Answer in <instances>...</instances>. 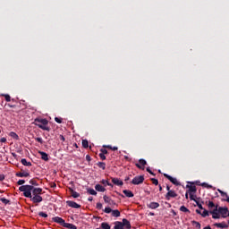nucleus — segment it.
I'll return each mask as SVG.
<instances>
[{
  "mask_svg": "<svg viewBox=\"0 0 229 229\" xmlns=\"http://www.w3.org/2000/svg\"><path fill=\"white\" fill-rule=\"evenodd\" d=\"M32 185H21L19 187V191L23 192V196L30 199L34 204L41 203L43 201V197L40 195H35L32 197Z\"/></svg>",
  "mask_w": 229,
  "mask_h": 229,
  "instance_id": "obj_1",
  "label": "nucleus"
},
{
  "mask_svg": "<svg viewBox=\"0 0 229 229\" xmlns=\"http://www.w3.org/2000/svg\"><path fill=\"white\" fill-rule=\"evenodd\" d=\"M210 215H212L213 219H220L228 217V208L227 207H218L216 206V208L213 210H210Z\"/></svg>",
  "mask_w": 229,
  "mask_h": 229,
  "instance_id": "obj_2",
  "label": "nucleus"
},
{
  "mask_svg": "<svg viewBox=\"0 0 229 229\" xmlns=\"http://www.w3.org/2000/svg\"><path fill=\"white\" fill-rule=\"evenodd\" d=\"M35 126H38V129L45 131H50V127L47 126L48 120L43 119V118H36L34 120Z\"/></svg>",
  "mask_w": 229,
  "mask_h": 229,
  "instance_id": "obj_3",
  "label": "nucleus"
},
{
  "mask_svg": "<svg viewBox=\"0 0 229 229\" xmlns=\"http://www.w3.org/2000/svg\"><path fill=\"white\" fill-rule=\"evenodd\" d=\"M144 181H145L144 175L135 176L131 180V184H133V185H140V184H142L144 182Z\"/></svg>",
  "mask_w": 229,
  "mask_h": 229,
  "instance_id": "obj_4",
  "label": "nucleus"
},
{
  "mask_svg": "<svg viewBox=\"0 0 229 229\" xmlns=\"http://www.w3.org/2000/svg\"><path fill=\"white\" fill-rule=\"evenodd\" d=\"M164 177L166 178L171 183H173L175 186L181 185V182L176 178H174L173 176L167 174H164Z\"/></svg>",
  "mask_w": 229,
  "mask_h": 229,
  "instance_id": "obj_5",
  "label": "nucleus"
},
{
  "mask_svg": "<svg viewBox=\"0 0 229 229\" xmlns=\"http://www.w3.org/2000/svg\"><path fill=\"white\" fill-rule=\"evenodd\" d=\"M148 165V162L145 159H140L139 163L135 164V166L140 169L144 171L145 170V166Z\"/></svg>",
  "mask_w": 229,
  "mask_h": 229,
  "instance_id": "obj_6",
  "label": "nucleus"
},
{
  "mask_svg": "<svg viewBox=\"0 0 229 229\" xmlns=\"http://www.w3.org/2000/svg\"><path fill=\"white\" fill-rule=\"evenodd\" d=\"M178 197V194L174 191H167V193L165 194V199L167 201H170L171 199H175Z\"/></svg>",
  "mask_w": 229,
  "mask_h": 229,
  "instance_id": "obj_7",
  "label": "nucleus"
},
{
  "mask_svg": "<svg viewBox=\"0 0 229 229\" xmlns=\"http://www.w3.org/2000/svg\"><path fill=\"white\" fill-rule=\"evenodd\" d=\"M15 176L18 178H28L30 176V174L29 171L21 170V172L15 174Z\"/></svg>",
  "mask_w": 229,
  "mask_h": 229,
  "instance_id": "obj_8",
  "label": "nucleus"
},
{
  "mask_svg": "<svg viewBox=\"0 0 229 229\" xmlns=\"http://www.w3.org/2000/svg\"><path fill=\"white\" fill-rule=\"evenodd\" d=\"M66 205L71 208L79 209L81 208V205L78 204L77 202L73 200H67Z\"/></svg>",
  "mask_w": 229,
  "mask_h": 229,
  "instance_id": "obj_9",
  "label": "nucleus"
},
{
  "mask_svg": "<svg viewBox=\"0 0 229 229\" xmlns=\"http://www.w3.org/2000/svg\"><path fill=\"white\" fill-rule=\"evenodd\" d=\"M104 202L106 204H109L110 206H116V202L113 200L110 197L107 195L103 196Z\"/></svg>",
  "mask_w": 229,
  "mask_h": 229,
  "instance_id": "obj_10",
  "label": "nucleus"
},
{
  "mask_svg": "<svg viewBox=\"0 0 229 229\" xmlns=\"http://www.w3.org/2000/svg\"><path fill=\"white\" fill-rule=\"evenodd\" d=\"M122 225H123V228L124 229H131V222L128 220V219H126V218H123V220H122Z\"/></svg>",
  "mask_w": 229,
  "mask_h": 229,
  "instance_id": "obj_11",
  "label": "nucleus"
},
{
  "mask_svg": "<svg viewBox=\"0 0 229 229\" xmlns=\"http://www.w3.org/2000/svg\"><path fill=\"white\" fill-rule=\"evenodd\" d=\"M31 192H32V196H39L42 194L43 189L42 188H35L34 186H32Z\"/></svg>",
  "mask_w": 229,
  "mask_h": 229,
  "instance_id": "obj_12",
  "label": "nucleus"
},
{
  "mask_svg": "<svg viewBox=\"0 0 229 229\" xmlns=\"http://www.w3.org/2000/svg\"><path fill=\"white\" fill-rule=\"evenodd\" d=\"M54 223H56L58 225H60L61 226H64L65 220L60 216H55L52 218Z\"/></svg>",
  "mask_w": 229,
  "mask_h": 229,
  "instance_id": "obj_13",
  "label": "nucleus"
},
{
  "mask_svg": "<svg viewBox=\"0 0 229 229\" xmlns=\"http://www.w3.org/2000/svg\"><path fill=\"white\" fill-rule=\"evenodd\" d=\"M214 225H215L216 228H220V229H228V225L226 224V222L215 223Z\"/></svg>",
  "mask_w": 229,
  "mask_h": 229,
  "instance_id": "obj_14",
  "label": "nucleus"
},
{
  "mask_svg": "<svg viewBox=\"0 0 229 229\" xmlns=\"http://www.w3.org/2000/svg\"><path fill=\"white\" fill-rule=\"evenodd\" d=\"M112 182L118 187L123 186V182L119 178H112Z\"/></svg>",
  "mask_w": 229,
  "mask_h": 229,
  "instance_id": "obj_15",
  "label": "nucleus"
},
{
  "mask_svg": "<svg viewBox=\"0 0 229 229\" xmlns=\"http://www.w3.org/2000/svg\"><path fill=\"white\" fill-rule=\"evenodd\" d=\"M38 154L41 157V160L45 161V162H48L49 161V157H48V154L44 152V151H38Z\"/></svg>",
  "mask_w": 229,
  "mask_h": 229,
  "instance_id": "obj_16",
  "label": "nucleus"
},
{
  "mask_svg": "<svg viewBox=\"0 0 229 229\" xmlns=\"http://www.w3.org/2000/svg\"><path fill=\"white\" fill-rule=\"evenodd\" d=\"M217 191L220 193L221 197L222 198H225L223 200L224 201H226L227 203H229V197H228V194L225 191H223L222 190H217Z\"/></svg>",
  "mask_w": 229,
  "mask_h": 229,
  "instance_id": "obj_17",
  "label": "nucleus"
},
{
  "mask_svg": "<svg viewBox=\"0 0 229 229\" xmlns=\"http://www.w3.org/2000/svg\"><path fill=\"white\" fill-rule=\"evenodd\" d=\"M123 193L124 194V196L126 198H129V199L134 198V193L131 191H130V190H123Z\"/></svg>",
  "mask_w": 229,
  "mask_h": 229,
  "instance_id": "obj_18",
  "label": "nucleus"
},
{
  "mask_svg": "<svg viewBox=\"0 0 229 229\" xmlns=\"http://www.w3.org/2000/svg\"><path fill=\"white\" fill-rule=\"evenodd\" d=\"M63 227L67 229H77V226L75 225L66 222L64 223Z\"/></svg>",
  "mask_w": 229,
  "mask_h": 229,
  "instance_id": "obj_19",
  "label": "nucleus"
},
{
  "mask_svg": "<svg viewBox=\"0 0 229 229\" xmlns=\"http://www.w3.org/2000/svg\"><path fill=\"white\" fill-rule=\"evenodd\" d=\"M148 208L150 209H157L160 207V204L158 202H150L148 205Z\"/></svg>",
  "mask_w": 229,
  "mask_h": 229,
  "instance_id": "obj_20",
  "label": "nucleus"
},
{
  "mask_svg": "<svg viewBox=\"0 0 229 229\" xmlns=\"http://www.w3.org/2000/svg\"><path fill=\"white\" fill-rule=\"evenodd\" d=\"M21 164L23 166H26V167H31L32 166V163L31 162H28L26 158H21Z\"/></svg>",
  "mask_w": 229,
  "mask_h": 229,
  "instance_id": "obj_21",
  "label": "nucleus"
},
{
  "mask_svg": "<svg viewBox=\"0 0 229 229\" xmlns=\"http://www.w3.org/2000/svg\"><path fill=\"white\" fill-rule=\"evenodd\" d=\"M95 190L98 192H105L106 191V189L105 187H103L101 184H96L95 185Z\"/></svg>",
  "mask_w": 229,
  "mask_h": 229,
  "instance_id": "obj_22",
  "label": "nucleus"
},
{
  "mask_svg": "<svg viewBox=\"0 0 229 229\" xmlns=\"http://www.w3.org/2000/svg\"><path fill=\"white\" fill-rule=\"evenodd\" d=\"M70 192H71V196L73 198V199H78L81 197V194L77 191H75L73 189L70 188Z\"/></svg>",
  "mask_w": 229,
  "mask_h": 229,
  "instance_id": "obj_23",
  "label": "nucleus"
},
{
  "mask_svg": "<svg viewBox=\"0 0 229 229\" xmlns=\"http://www.w3.org/2000/svg\"><path fill=\"white\" fill-rule=\"evenodd\" d=\"M187 188H189L190 194L197 192V187L195 185H187Z\"/></svg>",
  "mask_w": 229,
  "mask_h": 229,
  "instance_id": "obj_24",
  "label": "nucleus"
},
{
  "mask_svg": "<svg viewBox=\"0 0 229 229\" xmlns=\"http://www.w3.org/2000/svg\"><path fill=\"white\" fill-rule=\"evenodd\" d=\"M9 137L12 138L14 140H20L19 135L16 132H14V131H11L9 133Z\"/></svg>",
  "mask_w": 229,
  "mask_h": 229,
  "instance_id": "obj_25",
  "label": "nucleus"
},
{
  "mask_svg": "<svg viewBox=\"0 0 229 229\" xmlns=\"http://www.w3.org/2000/svg\"><path fill=\"white\" fill-rule=\"evenodd\" d=\"M114 229H124L121 221H115Z\"/></svg>",
  "mask_w": 229,
  "mask_h": 229,
  "instance_id": "obj_26",
  "label": "nucleus"
},
{
  "mask_svg": "<svg viewBox=\"0 0 229 229\" xmlns=\"http://www.w3.org/2000/svg\"><path fill=\"white\" fill-rule=\"evenodd\" d=\"M97 165L98 168L102 169L103 171L106 169V164L105 162H98Z\"/></svg>",
  "mask_w": 229,
  "mask_h": 229,
  "instance_id": "obj_27",
  "label": "nucleus"
},
{
  "mask_svg": "<svg viewBox=\"0 0 229 229\" xmlns=\"http://www.w3.org/2000/svg\"><path fill=\"white\" fill-rule=\"evenodd\" d=\"M101 229H111V225L107 222H103L100 225Z\"/></svg>",
  "mask_w": 229,
  "mask_h": 229,
  "instance_id": "obj_28",
  "label": "nucleus"
},
{
  "mask_svg": "<svg viewBox=\"0 0 229 229\" xmlns=\"http://www.w3.org/2000/svg\"><path fill=\"white\" fill-rule=\"evenodd\" d=\"M112 216L113 217H120L121 212L118 209L112 210Z\"/></svg>",
  "mask_w": 229,
  "mask_h": 229,
  "instance_id": "obj_29",
  "label": "nucleus"
},
{
  "mask_svg": "<svg viewBox=\"0 0 229 229\" xmlns=\"http://www.w3.org/2000/svg\"><path fill=\"white\" fill-rule=\"evenodd\" d=\"M100 183L103 184L104 186L107 185L108 187H114V185L110 183L107 180H101Z\"/></svg>",
  "mask_w": 229,
  "mask_h": 229,
  "instance_id": "obj_30",
  "label": "nucleus"
},
{
  "mask_svg": "<svg viewBox=\"0 0 229 229\" xmlns=\"http://www.w3.org/2000/svg\"><path fill=\"white\" fill-rule=\"evenodd\" d=\"M180 211L183 212V213H189V214L191 213V210L185 206H181L180 207Z\"/></svg>",
  "mask_w": 229,
  "mask_h": 229,
  "instance_id": "obj_31",
  "label": "nucleus"
},
{
  "mask_svg": "<svg viewBox=\"0 0 229 229\" xmlns=\"http://www.w3.org/2000/svg\"><path fill=\"white\" fill-rule=\"evenodd\" d=\"M104 148H107L110 149L112 151H117L118 150V147H112L111 145H107V146H103Z\"/></svg>",
  "mask_w": 229,
  "mask_h": 229,
  "instance_id": "obj_32",
  "label": "nucleus"
},
{
  "mask_svg": "<svg viewBox=\"0 0 229 229\" xmlns=\"http://www.w3.org/2000/svg\"><path fill=\"white\" fill-rule=\"evenodd\" d=\"M81 145H82L83 148H85V149L89 148V141H88V140H82Z\"/></svg>",
  "mask_w": 229,
  "mask_h": 229,
  "instance_id": "obj_33",
  "label": "nucleus"
},
{
  "mask_svg": "<svg viewBox=\"0 0 229 229\" xmlns=\"http://www.w3.org/2000/svg\"><path fill=\"white\" fill-rule=\"evenodd\" d=\"M87 192L91 196H97L98 192L94 189H88Z\"/></svg>",
  "mask_w": 229,
  "mask_h": 229,
  "instance_id": "obj_34",
  "label": "nucleus"
},
{
  "mask_svg": "<svg viewBox=\"0 0 229 229\" xmlns=\"http://www.w3.org/2000/svg\"><path fill=\"white\" fill-rule=\"evenodd\" d=\"M191 224L192 225H195L196 228L201 229V224L199 222L193 220L191 221Z\"/></svg>",
  "mask_w": 229,
  "mask_h": 229,
  "instance_id": "obj_35",
  "label": "nucleus"
},
{
  "mask_svg": "<svg viewBox=\"0 0 229 229\" xmlns=\"http://www.w3.org/2000/svg\"><path fill=\"white\" fill-rule=\"evenodd\" d=\"M194 202L197 204L198 208H199L200 210H204V207H203V205L199 201V199H194Z\"/></svg>",
  "mask_w": 229,
  "mask_h": 229,
  "instance_id": "obj_36",
  "label": "nucleus"
},
{
  "mask_svg": "<svg viewBox=\"0 0 229 229\" xmlns=\"http://www.w3.org/2000/svg\"><path fill=\"white\" fill-rule=\"evenodd\" d=\"M2 96H3V98H4V99H5V101L7 103H10V101H11V96L10 95H8V94H2Z\"/></svg>",
  "mask_w": 229,
  "mask_h": 229,
  "instance_id": "obj_37",
  "label": "nucleus"
},
{
  "mask_svg": "<svg viewBox=\"0 0 229 229\" xmlns=\"http://www.w3.org/2000/svg\"><path fill=\"white\" fill-rule=\"evenodd\" d=\"M38 216L43 217V218H47L48 217V215L47 213L43 212V211L38 212Z\"/></svg>",
  "mask_w": 229,
  "mask_h": 229,
  "instance_id": "obj_38",
  "label": "nucleus"
},
{
  "mask_svg": "<svg viewBox=\"0 0 229 229\" xmlns=\"http://www.w3.org/2000/svg\"><path fill=\"white\" fill-rule=\"evenodd\" d=\"M0 201H1L3 204H4V205L10 204V200L7 199H5V198H1V199H0Z\"/></svg>",
  "mask_w": 229,
  "mask_h": 229,
  "instance_id": "obj_39",
  "label": "nucleus"
},
{
  "mask_svg": "<svg viewBox=\"0 0 229 229\" xmlns=\"http://www.w3.org/2000/svg\"><path fill=\"white\" fill-rule=\"evenodd\" d=\"M210 212L207 209H204L203 213H201L202 217L209 216Z\"/></svg>",
  "mask_w": 229,
  "mask_h": 229,
  "instance_id": "obj_40",
  "label": "nucleus"
},
{
  "mask_svg": "<svg viewBox=\"0 0 229 229\" xmlns=\"http://www.w3.org/2000/svg\"><path fill=\"white\" fill-rule=\"evenodd\" d=\"M150 181H151L152 184H154L155 186H158L159 181L157 179L151 178Z\"/></svg>",
  "mask_w": 229,
  "mask_h": 229,
  "instance_id": "obj_41",
  "label": "nucleus"
},
{
  "mask_svg": "<svg viewBox=\"0 0 229 229\" xmlns=\"http://www.w3.org/2000/svg\"><path fill=\"white\" fill-rule=\"evenodd\" d=\"M208 207L209 209L216 208V204L213 203V201H208Z\"/></svg>",
  "mask_w": 229,
  "mask_h": 229,
  "instance_id": "obj_42",
  "label": "nucleus"
},
{
  "mask_svg": "<svg viewBox=\"0 0 229 229\" xmlns=\"http://www.w3.org/2000/svg\"><path fill=\"white\" fill-rule=\"evenodd\" d=\"M29 183L32 186H38V183L37 182V181L33 179L30 180Z\"/></svg>",
  "mask_w": 229,
  "mask_h": 229,
  "instance_id": "obj_43",
  "label": "nucleus"
},
{
  "mask_svg": "<svg viewBox=\"0 0 229 229\" xmlns=\"http://www.w3.org/2000/svg\"><path fill=\"white\" fill-rule=\"evenodd\" d=\"M112 211H113V209H112L111 208H109V207H106V208H105V209H104V212H105L106 214H111Z\"/></svg>",
  "mask_w": 229,
  "mask_h": 229,
  "instance_id": "obj_44",
  "label": "nucleus"
},
{
  "mask_svg": "<svg viewBox=\"0 0 229 229\" xmlns=\"http://www.w3.org/2000/svg\"><path fill=\"white\" fill-rule=\"evenodd\" d=\"M35 141H37V142L39 143L40 145H43V143H44L43 139H42V138H39V137L35 138Z\"/></svg>",
  "mask_w": 229,
  "mask_h": 229,
  "instance_id": "obj_45",
  "label": "nucleus"
},
{
  "mask_svg": "<svg viewBox=\"0 0 229 229\" xmlns=\"http://www.w3.org/2000/svg\"><path fill=\"white\" fill-rule=\"evenodd\" d=\"M96 208L98 210H101L103 208V204L100 203V202H98L97 205H96Z\"/></svg>",
  "mask_w": 229,
  "mask_h": 229,
  "instance_id": "obj_46",
  "label": "nucleus"
},
{
  "mask_svg": "<svg viewBox=\"0 0 229 229\" xmlns=\"http://www.w3.org/2000/svg\"><path fill=\"white\" fill-rule=\"evenodd\" d=\"M146 171H147L149 174H151V175H153V176H156V174L150 169V167H147V168H146Z\"/></svg>",
  "mask_w": 229,
  "mask_h": 229,
  "instance_id": "obj_47",
  "label": "nucleus"
},
{
  "mask_svg": "<svg viewBox=\"0 0 229 229\" xmlns=\"http://www.w3.org/2000/svg\"><path fill=\"white\" fill-rule=\"evenodd\" d=\"M55 123H57L58 124H62V123H63V118L55 117Z\"/></svg>",
  "mask_w": 229,
  "mask_h": 229,
  "instance_id": "obj_48",
  "label": "nucleus"
},
{
  "mask_svg": "<svg viewBox=\"0 0 229 229\" xmlns=\"http://www.w3.org/2000/svg\"><path fill=\"white\" fill-rule=\"evenodd\" d=\"M100 154L102 155H108V150L106 148H100Z\"/></svg>",
  "mask_w": 229,
  "mask_h": 229,
  "instance_id": "obj_49",
  "label": "nucleus"
},
{
  "mask_svg": "<svg viewBox=\"0 0 229 229\" xmlns=\"http://www.w3.org/2000/svg\"><path fill=\"white\" fill-rule=\"evenodd\" d=\"M98 157H99V158H100L102 161H106V155H104V154L99 153Z\"/></svg>",
  "mask_w": 229,
  "mask_h": 229,
  "instance_id": "obj_50",
  "label": "nucleus"
},
{
  "mask_svg": "<svg viewBox=\"0 0 229 229\" xmlns=\"http://www.w3.org/2000/svg\"><path fill=\"white\" fill-rule=\"evenodd\" d=\"M25 180H19L18 182H17V185L18 186H21V185H23V184H25Z\"/></svg>",
  "mask_w": 229,
  "mask_h": 229,
  "instance_id": "obj_51",
  "label": "nucleus"
},
{
  "mask_svg": "<svg viewBox=\"0 0 229 229\" xmlns=\"http://www.w3.org/2000/svg\"><path fill=\"white\" fill-rule=\"evenodd\" d=\"M190 199H191V201L197 200L196 196H194L192 193H190Z\"/></svg>",
  "mask_w": 229,
  "mask_h": 229,
  "instance_id": "obj_52",
  "label": "nucleus"
},
{
  "mask_svg": "<svg viewBox=\"0 0 229 229\" xmlns=\"http://www.w3.org/2000/svg\"><path fill=\"white\" fill-rule=\"evenodd\" d=\"M6 141H7V139L4 137L0 139V143H6Z\"/></svg>",
  "mask_w": 229,
  "mask_h": 229,
  "instance_id": "obj_53",
  "label": "nucleus"
},
{
  "mask_svg": "<svg viewBox=\"0 0 229 229\" xmlns=\"http://www.w3.org/2000/svg\"><path fill=\"white\" fill-rule=\"evenodd\" d=\"M91 160H92L91 157L89 155H87L86 156V161L87 162H91Z\"/></svg>",
  "mask_w": 229,
  "mask_h": 229,
  "instance_id": "obj_54",
  "label": "nucleus"
},
{
  "mask_svg": "<svg viewBox=\"0 0 229 229\" xmlns=\"http://www.w3.org/2000/svg\"><path fill=\"white\" fill-rule=\"evenodd\" d=\"M59 140H60L61 141L64 142V141H65V137H64V135H60V136H59Z\"/></svg>",
  "mask_w": 229,
  "mask_h": 229,
  "instance_id": "obj_55",
  "label": "nucleus"
},
{
  "mask_svg": "<svg viewBox=\"0 0 229 229\" xmlns=\"http://www.w3.org/2000/svg\"><path fill=\"white\" fill-rule=\"evenodd\" d=\"M201 186H202V187H204V188H208V183H207V182H203V183L201 184Z\"/></svg>",
  "mask_w": 229,
  "mask_h": 229,
  "instance_id": "obj_56",
  "label": "nucleus"
},
{
  "mask_svg": "<svg viewBox=\"0 0 229 229\" xmlns=\"http://www.w3.org/2000/svg\"><path fill=\"white\" fill-rule=\"evenodd\" d=\"M201 186H202V187H204V188H208V183H207V182H203V183L201 184Z\"/></svg>",
  "mask_w": 229,
  "mask_h": 229,
  "instance_id": "obj_57",
  "label": "nucleus"
},
{
  "mask_svg": "<svg viewBox=\"0 0 229 229\" xmlns=\"http://www.w3.org/2000/svg\"><path fill=\"white\" fill-rule=\"evenodd\" d=\"M4 180V174H0V182H3Z\"/></svg>",
  "mask_w": 229,
  "mask_h": 229,
  "instance_id": "obj_58",
  "label": "nucleus"
},
{
  "mask_svg": "<svg viewBox=\"0 0 229 229\" xmlns=\"http://www.w3.org/2000/svg\"><path fill=\"white\" fill-rule=\"evenodd\" d=\"M166 191H167V192H170V191H172L173 190H171V187H170L169 185H167V186H166Z\"/></svg>",
  "mask_w": 229,
  "mask_h": 229,
  "instance_id": "obj_59",
  "label": "nucleus"
},
{
  "mask_svg": "<svg viewBox=\"0 0 229 229\" xmlns=\"http://www.w3.org/2000/svg\"><path fill=\"white\" fill-rule=\"evenodd\" d=\"M196 213H197L198 215H202V212H201V210H199V209H196Z\"/></svg>",
  "mask_w": 229,
  "mask_h": 229,
  "instance_id": "obj_60",
  "label": "nucleus"
},
{
  "mask_svg": "<svg viewBox=\"0 0 229 229\" xmlns=\"http://www.w3.org/2000/svg\"><path fill=\"white\" fill-rule=\"evenodd\" d=\"M12 157H13V158H17V154H16V153H12Z\"/></svg>",
  "mask_w": 229,
  "mask_h": 229,
  "instance_id": "obj_61",
  "label": "nucleus"
},
{
  "mask_svg": "<svg viewBox=\"0 0 229 229\" xmlns=\"http://www.w3.org/2000/svg\"><path fill=\"white\" fill-rule=\"evenodd\" d=\"M88 201L92 202L93 201V197H89Z\"/></svg>",
  "mask_w": 229,
  "mask_h": 229,
  "instance_id": "obj_62",
  "label": "nucleus"
},
{
  "mask_svg": "<svg viewBox=\"0 0 229 229\" xmlns=\"http://www.w3.org/2000/svg\"><path fill=\"white\" fill-rule=\"evenodd\" d=\"M207 189H213V186L210 184H208Z\"/></svg>",
  "mask_w": 229,
  "mask_h": 229,
  "instance_id": "obj_63",
  "label": "nucleus"
},
{
  "mask_svg": "<svg viewBox=\"0 0 229 229\" xmlns=\"http://www.w3.org/2000/svg\"><path fill=\"white\" fill-rule=\"evenodd\" d=\"M203 229H212L210 225L204 227Z\"/></svg>",
  "mask_w": 229,
  "mask_h": 229,
  "instance_id": "obj_64",
  "label": "nucleus"
}]
</instances>
